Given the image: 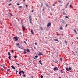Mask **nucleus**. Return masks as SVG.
I'll return each instance as SVG.
<instances>
[{"mask_svg": "<svg viewBox=\"0 0 78 78\" xmlns=\"http://www.w3.org/2000/svg\"><path fill=\"white\" fill-rule=\"evenodd\" d=\"M52 48H53V50H55V48H54L53 47H52Z\"/></svg>", "mask_w": 78, "mask_h": 78, "instance_id": "79ce46f5", "label": "nucleus"}, {"mask_svg": "<svg viewBox=\"0 0 78 78\" xmlns=\"http://www.w3.org/2000/svg\"><path fill=\"white\" fill-rule=\"evenodd\" d=\"M31 33H32V34H34L33 32V30H32V29H31Z\"/></svg>", "mask_w": 78, "mask_h": 78, "instance_id": "dca6fc26", "label": "nucleus"}, {"mask_svg": "<svg viewBox=\"0 0 78 78\" xmlns=\"http://www.w3.org/2000/svg\"><path fill=\"white\" fill-rule=\"evenodd\" d=\"M31 78H33V76Z\"/></svg>", "mask_w": 78, "mask_h": 78, "instance_id": "680f3d73", "label": "nucleus"}, {"mask_svg": "<svg viewBox=\"0 0 78 78\" xmlns=\"http://www.w3.org/2000/svg\"><path fill=\"white\" fill-rule=\"evenodd\" d=\"M22 29L24 31H25V27L23 26H22Z\"/></svg>", "mask_w": 78, "mask_h": 78, "instance_id": "0eeeda50", "label": "nucleus"}, {"mask_svg": "<svg viewBox=\"0 0 78 78\" xmlns=\"http://www.w3.org/2000/svg\"><path fill=\"white\" fill-rule=\"evenodd\" d=\"M61 72L62 73H63V71H62V70H61Z\"/></svg>", "mask_w": 78, "mask_h": 78, "instance_id": "ea45409f", "label": "nucleus"}, {"mask_svg": "<svg viewBox=\"0 0 78 78\" xmlns=\"http://www.w3.org/2000/svg\"><path fill=\"white\" fill-rule=\"evenodd\" d=\"M20 73H23V74H24L25 73V72L23 71H20Z\"/></svg>", "mask_w": 78, "mask_h": 78, "instance_id": "9b49d317", "label": "nucleus"}, {"mask_svg": "<svg viewBox=\"0 0 78 78\" xmlns=\"http://www.w3.org/2000/svg\"><path fill=\"white\" fill-rule=\"evenodd\" d=\"M66 19H69V17L68 16H66L65 17Z\"/></svg>", "mask_w": 78, "mask_h": 78, "instance_id": "4be33fe9", "label": "nucleus"}, {"mask_svg": "<svg viewBox=\"0 0 78 78\" xmlns=\"http://www.w3.org/2000/svg\"><path fill=\"white\" fill-rule=\"evenodd\" d=\"M44 8L43 9V10H44Z\"/></svg>", "mask_w": 78, "mask_h": 78, "instance_id": "338daca9", "label": "nucleus"}, {"mask_svg": "<svg viewBox=\"0 0 78 78\" xmlns=\"http://www.w3.org/2000/svg\"><path fill=\"white\" fill-rule=\"evenodd\" d=\"M14 38L15 39V41H17V40H18V38H17L16 37H14Z\"/></svg>", "mask_w": 78, "mask_h": 78, "instance_id": "7ed1b4c3", "label": "nucleus"}, {"mask_svg": "<svg viewBox=\"0 0 78 78\" xmlns=\"http://www.w3.org/2000/svg\"><path fill=\"white\" fill-rule=\"evenodd\" d=\"M20 47H22V46H18V48H20Z\"/></svg>", "mask_w": 78, "mask_h": 78, "instance_id": "7c9ffc66", "label": "nucleus"}, {"mask_svg": "<svg viewBox=\"0 0 78 78\" xmlns=\"http://www.w3.org/2000/svg\"><path fill=\"white\" fill-rule=\"evenodd\" d=\"M53 41L54 42H59V40L56 39H54Z\"/></svg>", "mask_w": 78, "mask_h": 78, "instance_id": "39448f33", "label": "nucleus"}, {"mask_svg": "<svg viewBox=\"0 0 78 78\" xmlns=\"http://www.w3.org/2000/svg\"><path fill=\"white\" fill-rule=\"evenodd\" d=\"M11 67H12V69H14L15 70H16V68H15V67H14V66H11Z\"/></svg>", "mask_w": 78, "mask_h": 78, "instance_id": "6e6552de", "label": "nucleus"}, {"mask_svg": "<svg viewBox=\"0 0 78 78\" xmlns=\"http://www.w3.org/2000/svg\"><path fill=\"white\" fill-rule=\"evenodd\" d=\"M25 0H23V2H25Z\"/></svg>", "mask_w": 78, "mask_h": 78, "instance_id": "e2e57ef3", "label": "nucleus"}, {"mask_svg": "<svg viewBox=\"0 0 78 78\" xmlns=\"http://www.w3.org/2000/svg\"><path fill=\"white\" fill-rule=\"evenodd\" d=\"M40 77L41 78H43V76H42V75H41Z\"/></svg>", "mask_w": 78, "mask_h": 78, "instance_id": "c756f323", "label": "nucleus"}, {"mask_svg": "<svg viewBox=\"0 0 78 78\" xmlns=\"http://www.w3.org/2000/svg\"><path fill=\"white\" fill-rule=\"evenodd\" d=\"M46 6H47V7H48V5H47V4H46Z\"/></svg>", "mask_w": 78, "mask_h": 78, "instance_id": "cd10ccee", "label": "nucleus"}, {"mask_svg": "<svg viewBox=\"0 0 78 78\" xmlns=\"http://www.w3.org/2000/svg\"><path fill=\"white\" fill-rule=\"evenodd\" d=\"M58 35H59V34H57V36H58Z\"/></svg>", "mask_w": 78, "mask_h": 78, "instance_id": "bf43d9fd", "label": "nucleus"}, {"mask_svg": "<svg viewBox=\"0 0 78 78\" xmlns=\"http://www.w3.org/2000/svg\"><path fill=\"white\" fill-rule=\"evenodd\" d=\"M23 76H24V77H25V76H26V75L25 74H23Z\"/></svg>", "mask_w": 78, "mask_h": 78, "instance_id": "a878e982", "label": "nucleus"}, {"mask_svg": "<svg viewBox=\"0 0 78 78\" xmlns=\"http://www.w3.org/2000/svg\"><path fill=\"white\" fill-rule=\"evenodd\" d=\"M35 45H37V43H35Z\"/></svg>", "mask_w": 78, "mask_h": 78, "instance_id": "f704fd0d", "label": "nucleus"}, {"mask_svg": "<svg viewBox=\"0 0 78 78\" xmlns=\"http://www.w3.org/2000/svg\"><path fill=\"white\" fill-rule=\"evenodd\" d=\"M66 70H67V71H68V72H69V71H70V70L69 69V68H66Z\"/></svg>", "mask_w": 78, "mask_h": 78, "instance_id": "f8f14e48", "label": "nucleus"}, {"mask_svg": "<svg viewBox=\"0 0 78 78\" xmlns=\"http://www.w3.org/2000/svg\"><path fill=\"white\" fill-rule=\"evenodd\" d=\"M54 70L56 71V70H58V68H57V67H55L54 68Z\"/></svg>", "mask_w": 78, "mask_h": 78, "instance_id": "20e7f679", "label": "nucleus"}, {"mask_svg": "<svg viewBox=\"0 0 78 78\" xmlns=\"http://www.w3.org/2000/svg\"><path fill=\"white\" fill-rule=\"evenodd\" d=\"M50 25H51V23H49L47 25V27H49V26H50Z\"/></svg>", "mask_w": 78, "mask_h": 78, "instance_id": "423d86ee", "label": "nucleus"}, {"mask_svg": "<svg viewBox=\"0 0 78 78\" xmlns=\"http://www.w3.org/2000/svg\"><path fill=\"white\" fill-rule=\"evenodd\" d=\"M16 64H17V65H18V66H19V64H18V63H16Z\"/></svg>", "mask_w": 78, "mask_h": 78, "instance_id": "49530a36", "label": "nucleus"}, {"mask_svg": "<svg viewBox=\"0 0 78 78\" xmlns=\"http://www.w3.org/2000/svg\"><path fill=\"white\" fill-rule=\"evenodd\" d=\"M39 62L40 63V64H41V65H42V64L41 62V60L39 61Z\"/></svg>", "mask_w": 78, "mask_h": 78, "instance_id": "ddd939ff", "label": "nucleus"}, {"mask_svg": "<svg viewBox=\"0 0 78 78\" xmlns=\"http://www.w3.org/2000/svg\"><path fill=\"white\" fill-rule=\"evenodd\" d=\"M11 5V3L8 4V5H9V6H10Z\"/></svg>", "mask_w": 78, "mask_h": 78, "instance_id": "58836bf2", "label": "nucleus"}, {"mask_svg": "<svg viewBox=\"0 0 78 78\" xmlns=\"http://www.w3.org/2000/svg\"><path fill=\"white\" fill-rule=\"evenodd\" d=\"M73 44V42H72V44Z\"/></svg>", "mask_w": 78, "mask_h": 78, "instance_id": "13d9d810", "label": "nucleus"}, {"mask_svg": "<svg viewBox=\"0 0 78 78\" xmlns=\"http://www.w3.org/2000/svg\"><path fill=\"white\" fill-rule=\"evenodd\" d=\"M26 7H28V5H26Z\"/></svg>", "mask_w": 78, "mask_h": 78, "instance_id": "09e8293b", "label": "nucleus"}, {"mask_svg": "<svg viewBox=\"0 0 78 78\" xmlns=\"http://www.w3.org/2000/svg\"><path fill=\"white\" fill-rule=\"evenodd\" d=\"M31 16L30 15L29 16V21L30 23H32V22L31 21Z\"/></svg>", "mask_w": 78, "mask_h": 78, "instance_id": "f03ea898", "label": "nucleus"}, {"mask_svg": "<svg viewBox=\"0 0 78 78\" xmlns=\"http://www.w3.org/2000/svg\"><path fill=\"white\" fill-rule=\"evenodd\" d=\"M67 24H66V27H67Z\"/></svg>", "mask_w": 78, "mask_h": 78, "instance_id": "4d7b16f0", "label": "nucleus"}, {"mask_svg": "<svg viewBox=\"0 0 78 78\" xmlns=\"http://www.w3.org/2000/svg\"><path fill=\"white\" fill-rule=\"evenodd\" d=\"M9 70H10V69H8L7 70V71L8 72V71H9Z\"/></svg>", "mask_w": 78, "mask_h": 78, "instance_id": "2f4dec72", "label": "nucleus"}, {"mask_svg": "<svg viewBox=\"0 0 78 78\" xmlns=\"http://www.w3.org/2000/svg\"><path fill=\"white\" fill-rule=\"evenodd\" d=\"M10 15H11V16H12V15L10 13Z\"/></svg>", "mask_w": 78, "mask_h": 78, "instance_id": "5fc2aeb1", "label": "nucleus"}, {"mask_svg": "<svg viewBox=\"0 0 78 78\" xmlns=\"http://www.w3.org/2000/svg\"><path fill=\"white\" fill-rule=\"evenodd\" d=\"M14 58H17V57L16 55H15L14 56Z\"/></svg>", "mask_w": 78, "mask_h": 78, "instance_id": "e433bc0d", "label": "nucleus"}, {"mask_svg": "<svg viewBox=\"0 0 78 78\" xmlns=\"http://www.w3.org/2000/svg\"><path fill=\"white\" fill-rule=\"evenodd\" d=\"M11 51H12V53H13V52H14L13 51V50H12Z\"/></svg>", "mask_w": 78, "mask_h": 78, "instance_id": "c9c22d12", "label": "nucleus"}, {"mask_svg": "<svg viewBox=\"0 0 78 78\" xmlns=\"http://www.w3.org/2000/svg\"><path fill=\"white\" fill-rule=\"evenodd\" d=\"M19 74H20V73H20V72H19Z\"/></svg>", "mask_w": 78, "mask_h": 78, "instance_id": "a18cd8bd", "label": "nucleus"}, {"mask_svg": "<svg viewBox=\"0 0 78 78\" xmlns=\"http://www.w3.org/2000/svg\"><path fill=\"white\" fill-rule=\"evenodd\" d=\"M43 30V28H42V27H41V28L40 29V31H42Z\"/></svg>", "mask_w": 78, "mask_h": 78, "instance_id": "2eb2a0df", "label": "nucleus"}, {"mask_svg": "<svg viewBox=\"0 0 78 78\" xmlns=\"http://www.w3.org/2000/svg\"><path fill=\"white\" fill-rule=\"evenodd\" d=\"M7 54H8L9 56H11V54H10V53H9V52Z\"/></svg>", "mask_w": 78, "mask_h": 78, "instance_id": "f3484780", "label": "nucleus"}, {"mask_svg": "<svg viewBox=\"0 0 78 78\" xmlns=\"http://www.w3.org/2000/svg\"><path fill=\"white\" fill-rule=\"evenodd\" d=\"M65 21H64V20H63L62 21V23H63V24H65Z\"/></svg>", "mask_w": 78, "mask_h": 78, "instance_id": "a211bd4d", "label": "nucleus"}, {"mask_svg": "<svg viewBox=\"0 0 78 78\" xmlns=\"http://www.w3.org/2000/svg\"><path fill=\"white\" fill-rule=\"evenodd\" d=\"M62 10L64 11V9H62Z\"/></svg>", "mask_w": 78, "mask_h": 78, "instance_id": "0e129e2a", "label": "nucleus"}, {"mask_svg": "<svg viewBox=\"0 0 78 78\" xmlns=\"http://www.w3.org/2000/svg\"><path fill=\"white\" fill-rule=\"evenodd\" d=\"M11 56H9V57H8V58H9V59H11Z\"/></svg>", "mask_w": 78, "mask_h": 78, "instance_id": "aec40b11", "label": "nucleus"}, {"mask_svg": "<svg viewBox=\"0 0 78 78\" xmlns=\"http://www.w3.org/2000/svg\"><path fill=\"white\" fill-rule=\"evenodd\" d=\"M38 55L39 56H41V55H42V54L41 52H39Z\"/></svg>", "mask_w": 78, "mask_h": 78, "instance_id": "1a4fd4ad", "label": "nucleus"}, {"mask_svg": "<svg viewBox=\"0 0 78 78\" xmlns=\"http://www.w3.org/2000/svg\"><path fill=\"white\" fill-rule=\"evenodd\" d=\"M10 1H11V0H10L9 1L10 2Z\"/></svg>", "mask_w": 78, "mask_h": 78, "instance_id": "774afa93", "label": "nucleus"}, {"mask_svg": "<svg viewBox=\"0 0 78 78\" xmlns=\"http://www.w3.org/2000/svg\"><path fill=\"white\" fill-rule=\"evenodd\" d=\"M68 69H69V70H72V69H71V68L70 67H69L68 68Z\"/></svg>", "mask_w": 78, "mask_h": 78, "instance_id": "b1692460", "label": "nucleus"}, {"mask_svg": "<svg viewBox=\"0 0 78 78\" xmlns=\"http://www.w3.org/2000/svg\"><path fill=\"white\" fill-rule=\"evenodd\" d=\"M63 28H62V27L61 26L60 28V30H62Z\"/></svg>", "mask_w": 78, "mask_h": 78, "instance_id": "4468645a", "label": "nucleus"}, {"mask_svg": "<svg viewBox=\"0 0 78 78\" xmlns=\"http://www.w3.org/2000/svg\"><path fill=\"white\" fill-rule=\"evenodd\" d=\"M74 32H75V33H76V34H78V33H77V32H76V30H74Z\"/></svg>", "mask_w": 78, "mask_h": 78, "instance_id": "412c9836", "label": "nucleus"}, {"mask_svg": "<svg viewBox=\"0 0 78 78\" xmlns=\"http://www.w3.org/2000/svg\"><path fill=\"white\" fill-rule=\"evenodd\" d=\"M16 70V74H17V72H18V71H17V70Z\"/></svg>", "mask_w": 78, "mask_h": 78, "instance_id": "6ab92c4d", "label": "nucleus"}, {"mask_svg": "<svg viewBox=\"0 0 78 78\" xmlns=\"http://www.w3.org/2000/svg\"><path fill=\"white\" fill-rule=\"evenodd\" d=\"M17 5H20V4H19V3H17Z\"/></svg>", "mask_w": 78, "mask_h": 78, "instance_id": "de8ad7c7", "label": "nucleus"}, {"mask_svg": "<svg viewBox=\"0 0 78 78\" xmlns=\"http://www.w3.org/2000/svg\"><path fill=\"white\" fill-rule=\"evenodd\" d=\"M19 43H16V45H19Z\"/></svg>", "mask_w": 78, "mask_h": 78, "instance_id": "5701e85b", "label": "nucleus"}, {"mask_svg": "<svg viewBox=\"0 0 78 78\" xmlns=\"http://www.w3.org/2000/svg\"><path fill=\"white\" fill-rule=\"evenodd\" d=\"M65 44H67V41H65Z\"/></svg>", "mask_w": 78, "mask_h": 78, "instance_id": "bb28decb", "label": "nucleus"}, {"mask_svg": "<svg viewBox=\"0 0 78 78\" xmlns=\"http://www.w3.org/2000/svg\"><path fill=\"white\" fill-rule=\"evenodd\" d=\"M34 11L33 10H32V12H33Z\"/></svg>", "mask_w": 78, "mask_h": 78, "instance_id": "052dcab7", "label": "nucleus"}, {"mask_svg": "<svg viewBox=\"0 0 78 78\" xmlns=\"http://www.w3.org/2000/svg\"><path fill=\"white\" fill-rule=\"evenodd\" d=\"M20 50H22V48H20Z\"/></svg>", "mask_w": 78, "mask_h": 78, "instance_id": "864d4df0", "label": "nucleus"}, {"mask_svg": "<svg viewBox=\"0 0 78 78\" xmlns=\"http://www.w3.org/2000/svg\"><path fill=\"white\" fill-rule=\"evenodd\" d=\"M71 6H72V5H70L69 8H70L71 7Z\"/></svg>", "mask_w": 78, "mask_h": 78, "instance_id": "8fccbe9b", "label": "nucleus"}, {"mask_svg": "<svg viewBox=\"0 0 78 78\" xmlns=\"http://www.w3.org/2000/svg\"><path fill=\"white\" fill-rule=\"evenodd\" d=\"M60 61H61V60H62V58H60Z\"/></svg>", "mask_w": 78, "mask_h": 78, "instance_id": "37998d69", "label": "nucleus"}, {"mask_svg": "<svg viewBox=\"0 0 78 78\" xmlns=\"http://www.w3.org/2000/svg\"><path fill=\"white\" fill-rule=\"evenodd\" d=\"M69 2H68L67 4V5H69Z\"/></svg>", "mask_w": 78, "mask_h": 78, "instance_id": "a19ab883", "label": "nucleus"}, {"mask_svg": "<svg viewBox=\"0 0 78 78\" xmlns=\"http://www.w3.org/2000/svg\"><path fill=\"white\" fill-rule=\"evenodd\" d=\"M23 42H24V43H25V44H27V43L25 41H23Z\"/></svg>", "mask_w": 78, "mask_h": 78, "instance_id": "c85d7f7f", "label": "nucleus"}, {"mask_svg": "<svg viewBox=\"0 0 78 78\" xmlns=\"http://www.w3.org/2000/svg\"><path fill=\"white\" fill-rule=\"evenodd\" d=\"M23 50H24V51L23 52V53L25 54H26V53H27H27H29L30 52V51L28 49H23Z\"/></svg>", "mask_w": 78, "mask_h": 78, "instance_id": "f257e3e1", "label": "nucleus"}, {"mask_svg": "<svg viewBox=\"0 0 78 78\" xmlns=\"http://www.w3.org/2000/svg\"><path fill=\"white\" fill-rule=\"evenodd\" d=\"M77 39H78V37H77Z\"/></svg>", "mask_w": 78, "mask_h": 78, "instance_id": "69168bd1", "label": "nucleus"}, {"mask_svg": "<svg viewBox=\"0 0 78 78\" xmlns=\"http://www.w3.org/2000/svg\"><path fill=\"white\" fill-rule=\"evenodd\" d=\"M20 76H21L22 75V74H21V73H20Z\"/></svg>", "mask_w": 78, "mask_h": 78, "instance_id": "3c124183", "label": "nucleus"}, {"mask_svg": "<svg viewBox=\"0 0 78 78\" xmlns=\"http://www.w3.org/2000/svg\"><path fill=\"white\" fill-rule=\"evenodd\" d=\"M38 58V56H35L34 57V58L35 59H37V58Z\"/></svg>", "mask_w": 78, "mask_h": 78, "instance_id": "9d476101", "label": "nucleus"}, {"mask_svg": "<svg viewBox=\"0 0 78 78\" xmlns=\"http://www.w3.org/2000/svg\"><path fill=\"white\" fill-rule=\"evenodd\" d=\"M58 2L59 3H61V1H58Z\"/></svg>", "mask_w": 78, "mask_h": 78, "instance_id": "c03bdc74", "label": "nucleus"}, {"mask_svg": "<svg viewBox=\"0 0 78 78\" xmlns=\"http://www.w3.org/2000/svg\"><path fill=\"white\" fill-rule=\"evenodd\" d=\"M1 70H4V69H3V68H2V69H1Z\"/></svg>", "mask_w": 78, "mask_h": 78, "instance_id": "4c0bfd02", "label": "nucleus"}, {"mask_svg": "<svg viewBox=\"0 0 78 78\" xmlns=\"http://www.w3.org/2000/svg\"><path fill=\"white\" fill-rule=\"evenodd\" d=\"M19 8H22V6H19Z\"/></svg>", "mask_w": 78, "mask_h": 78, "instance_id": "473e14b6", "label": "nucleus"}, {"mask_svg": "<svg viewBox=\"0 0 78 78\" xmlns=\"http://www.w3.org/2000/svg\"><path fill=\"white\" fill-rule=\"evenodd\" d=\"M43 6V4H41V6Z\"/></svg>", "mask_w": 78, "mask_h": 78, "instance_id": "603ef678", "label": "nucleus"}, {"mask_svg": "<svg viewBox=\"0 0 78 78\" xmlns=\"http://www.w3.org/2000/svg\"><path fill=\"white\" fill-rule=\"evenodd\" d=\"M63 15H66V13H65V12H63Z\"/></svg>", "mask_w": 78, "mask_h": 78, "instance_id": "393cba45", "label": "nucleus"}, {"mask_svg": "<svg viewBox=\"0 0 78 78\" xmlns=\"http://www.w3.org/2000/svg\"><path fill=\"white\" fill-rule=\"evenodd\" d=\"M67 6H68V5H66V7H65V8H67Z\"/></svg>", "mask_w": 78, "mask_h": 78, "instance_id": "72a5a7b5", "label": "nucleus"}, {"mask_svg": "<svg viewBox=\"0 0 78 78\" xmlns=\"http://www.w3.org/2000/svg\"><path fill=\"white\" fill-rule=\"evenodd\" d=\"M52 6H55L54 4H53Z\"/></svg>", "mask_w": 78, "mask_h": 78, "instance_id": "6e6d98bb", "label": "nucleus"}]
</instances>
